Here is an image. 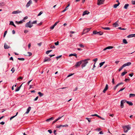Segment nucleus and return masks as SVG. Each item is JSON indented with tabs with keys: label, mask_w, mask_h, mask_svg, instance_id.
<instances>
[{
	"label": "nucleus",
	"mask_w": 135,
	"mask_h": 135,
	"mask_svg": "<svg viewBox=\"0 0 135 135\" xmlns=\"http://www.w3.org/2000/svg\"><path fill=\"white\" fill-rule=\"evenodd\" d=\"M124 129V132L125 133L127 132L128 131L131 129V127L129 125L124 126L123 127Z\"/></svg>",
	"instance_id": "obj_1"
},
{
	"label": "nucleus",
	"mask_w": 135,
	"mask_h": 135,
	"mask_svg": "<svg viewBox=\"0 0 135 135\" xmlns=\"http://www.w3.org/2000/svg\"><path fill=\"white\" fill-rule=\"evenodd\" d=\"M118 84H117L115 86V87H114V90H115L117 88V87L118 86Z\"/></svg>",
	"instance_id": "obj_56"
},
{
	"label": "nucleus",
	"mask_w": 135,
	"mask_h": 135,
	"mask_svg": "<svg viewBox=\"0 0 135 135\" xmlns=\"http://www.w3.org/2000/svg\"><path fill=\"white\" fill-rule=\"evenodd\" d=\"M82 61V65H81L82 68H83V67H85L86 65L88 63V62L86 60H81Z\"/></svg>",
	"instance_id": "obj_2"
},
{
	"label": "nucleus",
	"mask_w": 135,
	"mask_h": 135,
	"mask_svg": "<svg viewBox=\"0 0 135 135\" xmlns=\"http://www.w3.org/2000/svg\"><path fill=\"white\" fill-rule=\"evenodd\" d=\"M50 48L51 49H54L55 48V47L54 45H52L51 46Z\"/></svg>",
	"instance_id": "obj_51"
},
{
	"label": "nucleus",
	"mask_w": 135,
	"mask_h": 135,
	"mask_svg": "<svg viewBox=\"0 0 135 135\" xmlns=\"http://www.w3.org/2000/svg\"><path fill=\"white\" fill-rule=\"evenodd\" d=\"M22 85V84L19 87H17V88L15 90L16 91H18L20 90Z\"/></svg>",
	"instance_id": "obj_21"
},
{
	"label": "nucleus",
	"mask_w": 135,
	"mask_h": 135,
	"mask_svg": "<svg viewBox=\"0 0 135 135\" xmlns=\"http://www.w3.org/2000/svg\"><path fill=\"white\" fill-rule=\"evenodd\" d=\"M104 1V0H98L97 4L98 5H100L103 4Z\"/></svg>",
	"instance_id": "obj_7"
},
{
	"label": "nucleus",
	"mask_w": 135,
	"mask_h": 135,
	"mask_svg": "<svg viewBox=\"0 0 135 135\" xmlns=\"http://www.w3.org/2000/svg\"><path fill=\"white\" fill-rule=\"evenodd\" d=\"M31 109V107H29L27 109L26 112L25 113V114H27L28 113Z\"/></svg>",
	"instance_id": "obj_13"
},
{
	"label": "nucleus",
	"mask_w": 135,
	"mask_h": 135,
	"mask_svg": "<svg viewBox=\"0 0 135 135\" xmlns=\"http://www.w3.org/2000/svg\"><path fill=\"white\" fill-rule=\"evenodd\" d=\"M108 85L107 84L106 85V86L105 87V88L104 89L103 92L104 93H105L106 91L108 89Z\"/></svg>",
	"instance_id": "obj_12"
},
{
	"label": "nucleus",
	"mask_w": 135,
	"mask_h": 135,
	"mask_svg": "<svg viewBox=\"0 0 135 135\" xmlns=\"http://www.w3.org/2000/svg\"><path fill=\"white\" fill-rule=\"evenodd\" d=\"M55 26L53 25L50 27L51 29L52 30L54 29Z\"/></svg>",
	"instance_id": "obj_54"
},
{
	"label": "nucleus",
	"mask_w": 135,
	"mask_h": 135,
	"mask_svg": "<svg viewBox=\"0 0 135 135\" xmlns=\"http://www.w3.org/2000/svg\"><path fill=\"white\" fill-rule=\"evenodd\" d=\"M25 26L26 27L31 28L32 26H33V25L31 24V21H30L26 24Z\"/></svg>",
	"instance_id": "obj_4"
},
{
	"label": "nucleus",
	"mask_w": 135,
	"mask_h": 135,
	"mask_svg": "<svg viewBox=\"0 0 135 135\" xmlns=\"http://www.w3.org/2000/svg\"><path fill=\"white\" fill-rule=\"evenodd\" d=\"M101 129L100 128H97L96 129H95V130L96 131H99L100 130H101Z\"/></svg>",
	"instance_id": "obj_39"
},
{
	"label": "nucleus",
	"mask_w": 135,
	"mask_h": 135,
	"mask_svg": "<svg viewBox=\"0 0 135 135\" xmlns=\"http://www.w3.org/2000/svg\"><path fill=\"white\" fill-rule=\"evenodd\" d=\"M133 73H132L131 74H130L129 75L131 77H132L133 76Z\"/></svg>",
	"instance_id": "obj_58"
},
{
	"label": "nucleus",
	"mask_w": 135,
	"mask_h": 135,
	"mask_svg": "<svg viewBox=\"0 0 135 135\" xmlns=\"http://www.w3.org/2000/svg\"><path fill=\"white\" fill-rule=\"evenodd\" d=\"M48 131L49 133L50 134H51L52 133V131L51 129L48 130Z\"/></svg>",
	"instance_id": "obj_52"
},
{
	"label": "nucleus",
	"mask_w": 135,
	"mask_h": 135,
	"mask_svg": "<svg viewBox=\"0 0 135 135\" xmlns=\"http://www.w3.org/2000/svg\"><path fill=\"white\" fill-rule=\"evenodd\" d=\"M42 43L40 42L39 43H38L37 44V45L39 46H41L42 45Z\"/></svg>",
	"instance_id": "obj_63"
},
{
	"label": "nucleus",
	"mask_w": 135,
	"mask_h": 135,
	"mask_svg": "<svg viewBox=\"0 0 135 135\" xmlns=\"http://www.w3.org/2000/svg\"><path fill=\"white\" fill-rule=\"evenodd\" d=\"M65 126H66L65 125H60L57 126H56V127L57 128H59L61 127H64Z\"/></svg>",
	"instance_id": "obj_24"
},
{
	"label": "nucleus",
	"mask_w": 135,
	"mask_h": 135,
	"mask_svg": "<svg viewBox=\"0 0 135 135\" xmlns=\"http://www.w3.org/2000/svg\"><path fill=\"white\" fill-rule=\"evenodd\" d=\"M135 37V34H130L127 36V37L129 38L132 37Z\"/></svg>",
	"instance_id": "obj_14"
},
{
	"label": "nucleus",
	"mask_w": 135,
	"mask_h": 135,
	"mask_svg": "<svg viewBox=\"0 0 135 135\" xmlns=\"http://www.w3.org/2000/svg\"><path fill=\"white\" fill-rule=\"evenodd\" d=\"M91 28H88L84 30L82 34V35L84 34V33H87L88 31H89L91 29Z\"/></svg>",
	"instance_id": "obj_6"
},
{
	"label": "nucleus",
	"mask_w": 135,
	"mask_h": 135,
	"mask_svg": "<svg viewBox=\"0 0 135 135\" xmlns=\"http://www.w3.org/2000/svg\"><path fill=\"white\" fill-rule=\"evenodd\" d=\"M54 119V117H51V118H49L48 119H46V122H49V121H50Z\"/></svg>",
	"instance_id": "obj_15"
},
{
	"label": "nucleus",
	"mask_w": 135,
	"mask_h": 135,
	"mask_svg": "<svg viewBox=\"0 0 135 135\" xmlns=\"http://www.w3.org/2000/svg\"><path fill=\"white\" fill-rule=\"evenodd\" d=\"M5 3L4 2H2L0 3V6H2L5 5Z\"/></svg>",
	"instance_id": "obj_31"
},
{
	"label": "nucleus",
	"mask_w": 135,
	"mask_h": 135,
	"mask_svg": "<svg viewBox=\"0 0 135 135\" xmlns=\"http://www.w3.org/2000/svg\"><path fill=\"white\" fill-rule=\"evenodd\" d=\"M98 60V59L96 58L93 60V61H94L95 62L94 63V64H95L96 62Z\"/></svg>",
	"instance_id": "obj_50"
},
{
	"label": "nucleus",
	"mask_w": 135,
	"mask_h": 135,
	"mask_svg": "<svg viewBox=\"0 0 135 135\" xmlns=\"http://www.w3.org/2000/svg\"><path fill=\"white\" fill-rule=\"evenodd\" d=\"M27 53L28 54V56H30L32 55V53L30 52H28Z\"/></svg>",
	"instance_id": "obj_49"
},
{
	"label": "nucleus",
	"mask_w": 135,
	"mask_h": 135,
	"mask_svg": "<svg viewBox=\"0 0 135 135\" xmlns=\"http://www.w3.org/2000/svg\"><path fill=\"white\" fill-rule=\"evenodd\" d=\"M67 8H68V6L66 7L65 9H64L61 12H64L65 11H66L67 9Z\"/></svg>",
	"instance_id": "obj_41"
},
{
	"label": "nucleus",
	"mask_w": 135,
	"mask_h": 135,
	"mask_svg": "<svg viewBox=\"0 0 135 135\" xmlns=\"http://www.w3.org/2000/svg\"><path fill=\"white\" fill-rule=\"evenodd\" d=\"M9 25H12L14 26L15 27H16V26L14 25L13 22V21H11L10 22V24Z\"/></svg>",
	"instance_id": "obj_27"
},
{
	"label": "nucleus",
	"mask_w": 135,
	"mask_h": 135,
	"mask_svg": "<svg viewBox=\"0 0 135 135\" xmlns=\"http://www.w3.org/2000/svg\"><path fill=\"white\" fill-rule=\"evenodd\" d=\"M86 119L89 122H91V120L90 118H86Z\"/></svg>",
	"instance_id": "obj_45"
},
{
	"label": "nucleus",
	"mask_w": 135,
	"mask_h": 135,
	"mask_svg": "<svg viewBox=\"0 0 135 135\" xmlns=\"http://www.w3.org/2000/svg\"><path fill=\"white\" fill-rule=\"evenodd\" d=\"M135 96V94H130L129 95V97L132 98Z\"/></svg>",
	"instance_id": "obj_23"
},
{
	"label": "nucleus",
	"mask_w": 135,
	"mask_h": 135,
	"mask_svg": "<svg viewBox=\"0 0 135 135\" xmlns=\"http://www.w3.org/2000/svg\"><path fill=\"white\" fill-rule=\"evenodd\" d=\"M129 6V4H126L124 5V8L126 9H127L128 7Z\"/></svg>",
	"instance_id": "obj_28"
},
{
	"label": "nucleus",
	"mask_w": 135,
	"mask_h": 135,
	"mask_svg": "<svg viewBox=\"0 0 135 135\" xmlns=\"http://www.w3.org/2000/svg\"><path fill=\"white\" fill-rule=\"evenodd\" d=\"M89 13V12H88V11H85L83 12V16H84L85 15H87Z\"/></svg>",
	"instance_id": "obj_17"
},
{
	"label": "nucleus",
	"mask_w": 135,
	"mask_h": 135,
	"mask_svg": "<svg viewBox=\"0 0 135 135\" xmlns=\"http://www.w3.org/2000/svg\"><path fill=\"white\" fill-rule=\"evenodd\" d=\"M132 3L133 4H135V1H132Z\"/></svg>",
	"instance_id": "obj_62"
},
{
	"label": "nucleus",
	"mask_w": 135,
	"mask_h": 135,
	"mask_svg": "<svg viewBox=\"0 0 135 135\" xmlns=\"http://www.w3.org/2000/svg\"><path fill=\"white\" fill-rule=\"evenodd\" d=\"M122 102H121V104H120V107L121 108H122L123 107V104L122 103Z\"/></svg>",
	"instance_id": "obj_42"
},
{
	"label": "nucleus",
	"mask_w": 135,
	"mask_h": 135,
	"mask_svg": "<svg viewBox=\"0 0 135 135\" xmlns=\"http://www.w3.org/2000/svg\"><path fill=\"white\" fill-rule=\"evenodd\" d=\"M38 94L39 95V96L40 97H41L43 95V93H42L40 92H39L38 93Z\"/></svg>",
	"instance_id": "obj_32"
},
{
	"label": "nucleus",
	"mask_w": 135,
	"mask_h": 135,
	"mask_svg": "<svg viewBox=\"0 0 135 135\" xmlns=\"http://www.w3.org/2000/svg\"><path fill=\"white\" fill-rule=\"evenodd\" d=\"M113 48V46H109L108 47H106V48H105L103 50V51H105L107 49H112Z\"/></svg>",
	"instance_id": "obj_9"
},
{
	"label": "nucleus",
	"mask_w": 135,
	"mask_h": 135,
	"mask_svg": "<svg viewBox=\"0 0 135 135\" xmlns=\"http://www.w3.org/2000/svg\"><path fill=\"white\" fill-rule=\"evenodd\" d=\"M43 13V12L42 11H41L40 12V13L38 14V16H40V15H41Z\"/></svg>",
	"instance_id": "obj_46"
},
{
	"label": "nucleus",
	"mask_w": 135,
	"mask_h": 135,
	"mask_svg": "<svg viewBox=\"0 0 135 135\" xmlns=\"http://www.w3.org/2000/svg\"><path fill=\"white\" fill-rule=\"evenodd\" d=\"M82 61H81V60L76 62V64L74 65L75 67L76 68H78L81 64Z\"/></svg>",
	"instance_id": "obj_5"
},
{
	"label": "nucleus",
	"mask_w": 135,
	"mask_h": 135,
	"mask_svg": "<svg viewBox=\"0 0 135 135\" xmlns=\"http://www.w3.org/2000/svg\"><path fill=\"white\" fill-rule=\"evenodd\" d=\"M127 72L126 71V72H122L121 74V76H123L125 74H126L127 73Z\"/></svg>",
	"instance_id": "obj_34"
},
{
	"label": "nucleus",
	"mask_w": 135,
	"mask_h": 135,
	"mask_svg": "<svg viewBox=\"0 0 135 135\" xmlns=\"http://www.w3.org/2000/svg\"><path fill=\"white\" fill-rule=\"evenodd\" d=\"M123 84V83L122 82H121V83H119L117 84L118 85V86H119V85H121L122 84Z\"/></svg>",
	"instance_id": "obj_59"
},
{
	"label": "nucleus",
	"mask_w": 135,
	"mask_h": 135,
	"mask_svg": "<svg viewBox=\"0 0 135 135\" xmlns=\"http://www.w3.org/2000/svg\"><path fill=\"white\" fill-rule=\"evenodd\" d=\"M51 60V59L50 58L46 57L44 59V62H45L46 61H50Z\"/></svg>",
	"instance_id": "obj_11"
},
{
	"label": "nucleus",
	"mask_w": 135,
	"mask_h": 135,
	"mask_svg": "<svg viewBox=\"0 0 135 135\" xmlns=\"http://www.w3.org/2000/svg\"><path fill=\"white\" fill-rule=\"evenodd\" d=\"M11 71H12V73H13L14 72V71H15V69H14V68H13H13L12 69H11Z\"/></svg>",
	"instance_id": "obj_43"
},
{
	"label": "nucleus",
	"mask_w": 135,
	"mask_h": 135,
	"mask_svg": "<svg viewBox=\"0 0 135 135\" xmlns=\"http://www.w3.org/2000/svg\"><path fill=\"white\" fill-rule=\"evenodd\" d=\"M18 59L20 60L24 61L25 60V59L23 58H18Z\"/></svg>",
	"instance_id": "obj_36"
},
{
	"label": "nucleus",
	"mask_w": 135,
	"mask_h": 135,
	"mask_svg": "<svg viewBox=\"0 0 135 135\" xmlns=\"http://www.w3.org/2000/svg\"><path fill=\"white\" fill-rule=\"evenodd\" d=\"M121 102H122V103H123L124 104V103L125 102H127V101L126 100H121Z\"/></svg>",
	"instance_id": "obj_44"
},
{
	"label": "nucleus",
	"mask_w": 135,
	"mask_h": 135,
	"mask_svg": "<svg viewBox=\"0 0 135 135\" xmlns=\"http://www.w3.org/2000/svg\"><path fill=\"white\" fill-rule=\"evenodd\" d=\"M52 51V50H48L46 52V54H49L50 52H51V51Z\"/></svg>",
	"instance_id": "obj_40"
},
{
	"label": "nucleus",
	"mask_w": 135,
	"mask_h": 135,
	"mask_svg": "<svg viewBox=\"0 0 135 135\" xmlns=\"http://www.w3.org/2000/svg\"><path fill=\"white\" fill-rule=\"evenodd\" d=\"M102 28H103V29H104V30H110V28L109 27H102Z\"/></svg>",
	"instance_id": "obj_30"
},
{
	"label": "nucleus",
	"mask_w": 135,
	"mask_h": 135,
	"mask_svg": "<svg viewBox=\"0 0 135 135\" xmlns=\"http://www.w3.org/2000/svg\"><path fill=\"white\" fill-rule=\"evenodd\" d=\"M59 42L58 41H57V42H55V44L57 46V45H59Z\"/></svg>",
	"instance_id": "obj_55"
},
{
	"label": "nucleus",
	"mask_w": 135,
	"mask_h": 135,
	"mask_svg": "<svg viewBox=\"0 0 135 135\" xmlns=\"http://www.w3.org/2000/svg\"><path fill=\"white\" fill-rule=\"evenodd\" d=\"M38 97L37 96V97H36L35 98V99H34V101H36L38 99Z\"/></svg>",
	"instance_id": "obj_61"
},
{
	"label": "nucleus",
	"mask_w": 135,
	"mask_h": 135,
	"mask_svg": "<svg viewBox=\"0 0 135 135\" xmlns=\"http://www.w3.org/2000/svg\"><path fill=\"white\" fill-rule=\"evenodd\" d=\"M93 33L94 34L98 35H102L103 34V32H102L99 31L97 32V31H93Z\"/></svg>",
	"instance_id": "obj_3"
},
{
	"label": "nucleus",
	"mask_w": 135,
	"mask_h": 135,
	"mask_svg": "<svg viewBox=\"0 0 135 135\" xmlns=\"http://www.w3.org/2000/svg\"><path fill=\"white\" fill-rule=\"evenodd\" d=\"M10 47L8 46L7 44L6 43L4 44V48L5 49H8Z\"/></svg>",
	"instance_id": "obj_19"
},
{
	"label": "nucleus",
	"mask_w": 135,
	"mask_h": 135,
	"mask_svg": "<svg viewBox=\"0 0 135 135\" xmlns=\"http://www.w3.org/2000/svg\"><path fill=\"white\" fill-rule=\"evenodd\" d=\"M21 12H20L18 10H17V11H13L12 12V13L13 14H16L18 13Z\"/></svg>",
	"instance_id": "obj_18"
},
{
	"label": "nucleus",
	"mask_w": 135,
	"mask_h": 135,
	"mask_svg": "<svg viewBox=\"0 0 135 135\" xmlns=\"http://www.w3.org/2000/svg\"><path fill=\"white\" fill-rule=\"evenodd\" d=\"M25 21L24 20H21L19 22H17V21H16V22H17V24H20L22 23L23 22H24Z\"/></svg>",
	"instance_id": "obj_26"
},
{
	"label": "nucleus",
	"mask_w": 135,
	"mask_h": 135,
	"mask_svg": "<svg viewBox=\"0 0 135 135\" xmlns=\"http://www.w3.org/2000/svg\"><path fill=\"white\" fill-rule=\"evenodd\" d=\"M123 42L125 44H127L128 42L125 39H124L123 40Z\"/></svg>",
	"instance_id": "obj_35"
},
{
	"label": "nucleus",
	"mask_w": 135,
	"mask_h": 135,
	"mask_svg": "<svg viewBox=\"0 0 135 135\" xmlns=\"http://www.w3.org/2000/svg\"><path fill=\"white\" fill-rule=\"evenodd\" d=\"M62 117H59L57 119H55V120L53 121V122H52V124H54L58 120H59Z\"/></svg>",
	"instance_id": "obj_16"
},
{
	"label": "nucleus",
	"mask_w": 135,
	"mask_h": 135,
	"mask_svg": "<svg viewBox=\"0 0 135 135\" xmlns=\"http://www.w3.org/2000/svg\"><path fill=\"white\" fill-rule=\"evenodd\" d=\"M79 46L81 47H84V46L82 44H80L79 45Z\"/></svg>",
	"instance_id": "obj_57"
},
{
	"label": "nucleus",
	"mask_w": 135,
	"mask_h": 135,
	"mask_svg": "<svg viewBox=\"0 0 135 135\" xmlns=\"http://www.w3.org/2000/svg\"><path fill=\"white\" fill-rule=\"evenodd\" d=\"M131 64V62H129L126 63L125 64L123 65L124 67L127 66H128L130 65Z\"/></svg>",
	"instance_id": "obj_10"
},
{
	"label": "nucleus",
	"mask_w": 135,
	"mask_h": 135,
	"mask_svg": "<svg viewBox=\"0 0 135 135\" xmlns=\"http://www.w3.org/2000/svg\"><path fill=\"white\" fill-rule=\"evenodd\" d=\"M32 3V1L31 0H30L27 3L26 7L27 8L30 5V4Z\"/></svg>",
	"instance_id": "obj_8"
},
{
	"label": "nucleus",
	"mask_w": 135,
	"mask_h": 135,
	"mask_svg": "<svg viewBox=\"0 0 135 135\" xmlns=\"http://www.w3.org/2000/svg\"><path fill=\"white\" fill-rule=\"evenodd\" d=\"M120 4V3H118L117 4H114L113 6V8H116L117 7L119 6Z\"/></svg>",
	"instance_id": "obj_25"
},
{
	"label": "nucleus",
	"mask_w": 135,
	"mask_h": 135,
	"mask_svg": "<svg viewBox=\"0 0 135 135\" xmlns=\"http://www.w3.org/2000/svg\"><path fill=\"white\" fill-rule=\"evenodd\" d=\"M69 56L70 57L72 56H74L75 57H76V58H77V54L75 53H74L73 54H71L69 55Z\"/></svg>",
	"instance_id": "obj_22"
},
{
	"label": "nucleus",
	"mask_w": 135,
	"mask_h": 135,
	"mask_svg": "<svg viewBox=\"0 0 135 135\" xmlns=\"http://www.w3.org/2000/svg\"><path fill=\"white\" fill-rule=\"evenodd\" d=\"M4 123H5V122L3 121L1 122L0 123V124H1L2 125H3L4 124Z\"/></svg>",
	"instance_id": "obj_60"
},
{
	"label": "nucleus",
	"mask_w": 135,
	"mask_h": 135,
	"mask_svg": "<svg viewBox=\"0 0 135 135\" xmlns=\"http://www.w3.org/2000/svg\"><path fill=\"white\" fill-rule=\"evenodd\" d=\"M7 33V31H5L4 32V35H3V37H4L6 36V34Z\"/></svg>",
	"instance_id": "obj_47"
},
{
	"label": "nucleus",
	"mask_w": 135,
	"mask_h": 135,
	"mask_svg": "<svg viewBox=\"0 0 135 135\" xmlns=\"http://www.w3.org/2000/svg\"><path fill=\"white\" fill-rule=\"evenodd\" d=\"M16 116V115H14V116H12V117H11L10 118V120H11L12 119H13V118H14V117H15Z\"/></svg>",
	"instance_id": "obj_53"
},
{
	"label": "nucleus",
	"mask_w": 135,
	"mask_h": 135,
	"mask_svg": "<svg viewBox=\"0 0 135 135\" xmlns=\"http://www.w3.org/2000/svg\"><path fill=\"white\" fill-rule=\"evenodd\" d=\"M126 103L132 106L133 105V103L131 102L127 101L126 102Z\"/></svg>",
	"instance_id": "obj_29"
},
{
	"label": "nucleus",
	"mask_w": 135,
	"mask_h": 135,
	"mask_svg": "<svg viewBox=\"0 0 135 135\" xmlns=\"http://www.w3.org/2000/svg\"><path fill=\"white\" fill-rule=\"evenodd\" d=\"M91 116H97V117H99V116L97 114H93V115H91Z\"/></svg>",
	"instance_id": "obj_38"
},
{
	"label": "nucleus",
	"mask_w": 135,
	"mask_h": 135,
	"mask_svg": "<svg viewBox=\"0 0 135 135\" xmlns=\"http://www.w3.org/2000/svg\"><path fill=\"white\" fill-rule=\"evenodd\" d=\"M37 22L36 21H35L31 23V24L32 25L33 24H36V23Z\"/></svg>",
	"instance_id": "obj_48"
},
{
	"label": "nucleus",
	"mask_w": 135,
	"mask_h": 135,
	"mask_svg": "<svg viewBox=\"0 0 135 135\" xmlns=\"http://www.w3.org/2000/svg\"><path fill=\"white\" fill-rule=\"evenodd\" d=\"M124 68L123 65L120 68L118 69V71H120L121 70H122V69Z\"/></svg>",
	"instance_id": "obj_37"
},
{
	"label": "nucleus",
	"mask_w": 135,
	"mask_h": 135,
	"mask_svg": "<svg viewBox=\"0 0 135 135\" xmlns=\"http://www.w3.org/2000/svg\"><path fill=\"white\" fill-rule=\"evenodd\" d=\"M105 63V62H102L100 63L99 64L100 65V67H101Z\"/></svg>",
	"instance_id": "obj_33"
},
{
	"label": "nucleus",
	"mask_w": 135,
	"mask_h": 135,
	"mask_svg": "<svg viewBox=\"0 0 135 135\" xmlns=\"http://www.w3.org/2000/svg\"><path fill=\"white\" fill-rule=\"evenodd\" d=\"M58 22H56L54 23V25L55 26L57 25V24L58 23Z\"/></svg>",
	"instance_id": "obj_64"
},
{
	"label": "nucleus",
	"mask_w": 135,
	"mask_h": 135,
	"mask_svg": "<svg viewBox=\"0 0 135 135\" xmlns=\"http://www.w3.org/2000/svg\"><path fill=\"white\" fill-rule=\"evenodd\" d=\"M113 26L115 27H118L119 26V25L118 23L116 22H115L113 24Z\"/></svg>",
	"instance_id": "obj_20"
}]
</instances>
